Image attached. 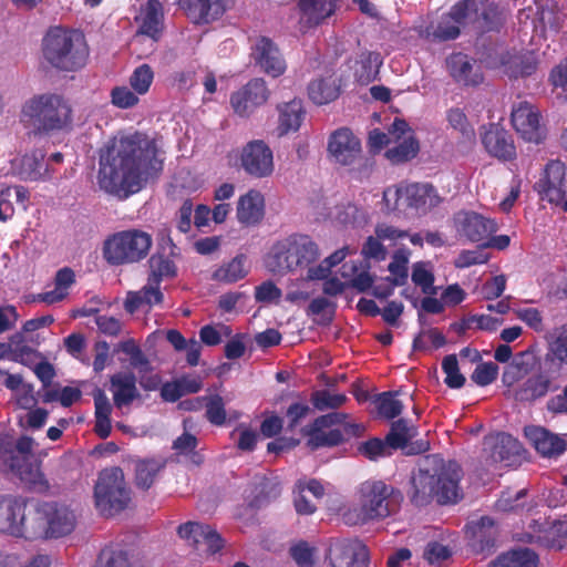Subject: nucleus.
<instances>
[{"label": "nucleus", "instance_id": "nucleus-1", "mask_svg": "<svg viewBox=\"0 0 567 567\" xmlns=\"http://www.w3.org/2000/svg\"><path fill=\"white\" fill-rule=\"evenodd\" d=\"M97 182L104 192L120 198L142 189L163 169V156L155 142L142 133L114 136L100 151Z\"/></svg>", "mask_w": 567, "mask_h": 567}, {"label": "nucleus", "instance_id": "nucleus-2", "mask_svg": "<svg viewBox=\"0 0 567 567\" xmlns=\"http://www.w3.org/2000/svg\"><path fill=\"white\" fill-rule=\"evenodd\" d=\"M462 471L456 462L433 458L431 466L420 468L412 476L410 498L416 506L432 501L439 504H454L462 498L460 481Z\"/></svg>", "mask_w": 567, "mask_h": 567}, {"label": "nucleus", "instance_id": "nucleus-3", "mask_svg": "<svg viewBox=\"0 0 567 567\" xmlns=\"http://www.w3.org/2000/svg\"><path fill=\"white\" fill-rule=\"evenodd\" d=\"M20 122L34 136L62 132L72 126V105L62 94H35L22 104Z\"/></svg>", "mask_w": 567, "mask_h": 567}, {"label": "nucleus", "instance_id": "nucleus-4", "mask_svg": "<svg viewBox=\"0 0 567 567\" xmlns=\"http://www.w3.org/2000/svg\"><path fill=\"white\" fill-rule=\"evenodd\" d=\"M357 508L344 517L349 524L380 520L394 514L403 499L401 492L382 481H365L355 493Z\"/></svg>", "mask_w": 567, "mask_h": 567}, {"label": "nucleus", "instance_id": "nucleus-5", "mask_svg": "<svg viewBox=\"0 0 567 567\" xmlns=\"http://www.w3.org/2000/svg\"><path fill=\"white\" fill-rule=\"evenodd\" d=\"M320 254L317 244L306 235H291L272 245L265 259L266 268L275 275L307 272L316 267Z\"/></svg>", "mask_w": 567, "mask_h": 567}, {"label": "nucleus", "instance_id": "nucleus-6", "mask_svg": "<svg viewBox=\"0 0 567 567\" xmlns=\"http://www.w3.org/2000/svg\"><path fill=\"white\" fill-rule=\"evenodd\" d=\"M43 55L56 69L75 71L85 65L89 49L81 32L56 28L44 38Z\"/></svg>", "mask_w": 567, "mask_h": 567}, {"label": "nucleus", "instance_id": "nucleus-7", "mask_svg": "<svg viewBox=\"0 0 567 567\" xmlns=\"http://www.w3.org/2000/svg\"><path fill=\"white\" fill-rule=\"evenodd\" d=\"M76 526L75 513L65 504L44 502L30 515V539H56L71 534Z\"/></svg>", "mask_w": 567, "mask_h": 567}, {"label": "nucleus", "instance_id": "nucleus-8", "mask_svg": "<svg viewBox=\"0 0 567 567\" xmlns=\"http://www.w3.org/2000/svg\"><path fill=\"white\" fill-rule=\"evenodd\" d=\"M152 244V236L146 231L123 230L105 240L103 255L111 265L138 262L147 256Z\"/></svg>", "mask_w": 567, "mask_h": 567}, {"label": "nucleus", "instance_id": "nucleus-9", "mask_svg": "<svg viewBox=\"0 0 567 567\" xmlns=\"http://www.w3.org/2000/svg\"><path fill=\"white\" fill-rule=\"evenodd\" d=\"M94 498L96 508L103 515H113L127 506L130 493L121 468L111 467L100 473Z\"/></svg>", "mask_w": 567, "mask_h": 567}, {"label": "nucleus", "instance_id": "nucleus-10", "mask_svg": "<svg viewBox=\"0 0 567 567\" xmlns=\"http://www.w3.org/2000/svg\"><path fill=\"white\" fill-rule=\"evenodd\" d=\"M468 12V1L457 2L449 13L431 21L422 20L416 30L420 37L431 41H449L460 35L461 27L464 24Z\"/></svg>", "mask_w": 567, "mask_h": 567}, {"label": "nucleus", "instance_id": "nucleus-11", "mask_svg": "<svg viewBox=\"0 0 567 567\" xmlns=\"http://www.w3.org/2000/svg\"><path fill=\"white\" fill-rule=\"evenodd\" d=\"M27 509L28 502L24 497L0 495V533L30 539L28 529L32 511Z\"/></svg>", "mask_w": 567, "mask_h": 567}, {"label": "nucleus", "instance_id": "nucleus-12", "mask_svg": "<svg viewBox=\"0 0 567 567\" xmlns=\"http://www.w3.org/2000/svg\"><path fill=\"white\" fill-rule=\"evenodd\" d=\"M240 167L254 179H265L275 172L274 152L262 140L248 142L239 155Z\"/></svg>", "mask_w": 567, "mask_h": 567}, {"label": "nucleus", "instance_id": "nucleus-13", "mask_svg": "<svg viewBox=\"0 0 567 567\" xmlns=\"http://www.w3.org/2000/svg\"><path fill=\"white\" fill-rule=\"evenodd\" d=\"M537 185L543 199L567 210V167L563 162L548 163Z\"/></svg>", "mask_w": 567, "mask_h": 567}, {"label": "nucleus", "instance_id": "nucleus-14", "mask_svg": "<svg viewBox=\"0 0 567 567\" xmlns=\"http://www.w3.org/2000/svg\"><path fill=\"white\" fill-rule=\"evenodd\" d=\"M270 96V91L262 79H252L246 85L230 95V105L240 117H249L264 105Z\"/></svg>", "mask_w": 567, "mask_h": 567}, {"label": "nucleus", "instance_id": "nucleus-15", "mask_svg": "<svg viewBox=\"0 0 567 567\" xmlns=\"http://www.w3.org/2000/svg\"><path fill=\"white\" fill-rule=\"evenodd\" d=\"M331 567H367L369 550L359 540H336L328 550Z\"/></svg>", "mask_w": 567, "mask_h": 567}, {"label": "nucleus", "instance_id": "nucleus-16", "mask_svg": "<svg viewBox=\"0 0 567 567\" xmlns=\"http://www.w3.org/2000/svg\"><path fill=\"white\" fill-rule=\"evenodd\" d=\"M522 446L509 434L496 433L485 436L482 458L485 466L491 467L501 462H508L513 456L519 455Z\"/></svg>", "mask_w": 567, "mask_h": 567}, {"label": "nucleus", "instance_id": "nucleus-17", "mask_svg": "<svg viewBox=\"0 0 567 567\" xmlns=\"http://www.w3.org/2000/svg\"><path fill=\"white\" fill-rule=\"evenodd\" d=\"M455 225L458 234L473 243L487 240L498 228L494 219L475 212H460Z\"/></svg>", "mask_w": 567, "mask_h": 567}, {"label": "nucleus", "instance_id": "nucleus-18", "mask_svg": "<svg viewBox=\"0 0 567 567\" xmlns=\"http://www.w3.org/2000/svg\"><path fill=\"white\" fill-rule=\"evenodd\" d=\"M346 414L333 412L315 420L311 427L307 431L309 435L308 446L312 450L322 446H334L342 441V433L337 429H329L333 424H340L344 421Z\"/></svg>", "mask_w": 567, "mask_h": 567}, {"label": "nucleus", "instance_id": "nucleus-19", "mask_svg": "<svg viewBox=\"0 0 567 567\" xmlns=\"http://www.w3.org/2000/svg\"><path fill=\"white\" fill-rule=\"evenodd\" d=\"M328 152L336 163L351 165L361 155V143L349 128H339L329 138Z\"/></svg>", "mask_w": 567, "mask_h": 567}, {"label": "nucleus", "instance_id": "nucleus-20", "mask_svg": "<svg viewBox=\"0 0 567 567\" xmlns=\"http://www.w3.org/2000/svg\"><path fill=\"white\" fill-rule=\"evenodd\" d=\"M512 123L517 133L528 142L539 143L543 130L538 111L527 102H520L512 111Z\"/></svg>", "mask_w": 567, "mask_h": 567}, {"label": "nucleus", "instance_id": "nucleus-21", "mask_svg": "<svg viewBox=\"0 0 567 567\" xmlns=\"http://www.w3.org/2000/svg\"><path fill=\"white\" fill-rule=\"evenodd\" d=\"M251 54L256 64L272 78L280 76L287 69L279 49L268 38H259L252 47Z\"/></svg>", "mask_w": 567, "mask_h": 567}, {"label": "nucleus", "instance_id": "nucleus-22", "mask_svg": "<svg viewBox=\"0 0 567 567\" xmlns=\"http://www.w3.org/2000/svg\"><path fill=\"white\" fill-rule=\"evenodd\" d=\"M494 66L509 78L527 76L536 71L537 60L529 51H506L499 54Z\"/></svg>", "mask_w": 567, "mask_h": 567}, {"label": "nucleus", "instance_id": "nucleus-23", "mask_svg": "<svg viewBox=\"0 0 567 567\" xmlns=\"http://www.w3.org/2000/svg\"><path fill=\"white\" fill-rule=\"evenodd\" d=\"M328 278V267L317 265L309 268L307 272H300V277L291 279L287 284L286 300L291 303H299L310 298L313 292L311 284L313 281Z\"/></svg>", "mask_w": 567, "mask_h": 567}, {"label": "nucleus", "instance_id": "nucleus-24", "mask_svg": "<svg viewBox=\"0 0 567 567\" xmlns=\"http://www.w3.org/2000/svg\"><path fill=\"white\" fill-rule=\"evenodd\" d=\"M164 293L161 285L147 278L146 284L138 290L127 291L124 300V309L133 315L141 309L150 311L153 307L161 306Z\"/></svg>", "mask_w": 567, "mask_h": 567}, {"label": "nucleus", "instance_id": "nucleus-25", "mask_svg": "<svg viewBox=\"0 0 567 567\" xmlns=\"http://www.w3.org/2000/svg\"><path fill=\"white\" fill-rule=\"evenodd\" d=\"M524 434L527 441L543 456H557L561 454L566 449L565 441L545 427L528 425L525 426Z\"/></svg>", "mask_w": 567, "mask_h": 567}, {"label": "nucleus", "instance_id": "nucleus-26", "mask_svg": "<svg viewBox=\"0 0 567 567\" xmlns=\"http://www.w3.org/2000/svg\"><path fill=\"white\" fill-rule=\"evenodd\" d=\"M482 143L486 152L498 159L508 161L516 155L512 136L496 125H491L484 132Z\"/></svg>", "mask_w": 567, "mask_h": 567}, {"label": "nucleus", "instance_id": "nucleus-27", "mask_svg": "<svg viewBox=\"0 0 567 567\" xmlns=\"http://www.w3.org/2000/svg\"><path fill=\"white\" fill-rule=\"evenodd\" d=\"M237 219L246 226L259 224L265 216V198L257 189H249L237 202Z\"/></svg>", "mask_w": 567, "mask_h": 567}, {"label": "nucleus", "instance_id": "nucleus-28", "mask_svg": "<svg viewBox=\"0 0 567 567\" xmlns=\"http://www.w3.org/2000/svg\"><path fill=\"white\" fill-rule=\"evenodd\" d=\"M451 76L464 85H477L483 81L480 66L466 54L454 53L446 60Z\"/></svg>", "mask_w": 567, "mask_h": 567}, {"label": "nucleus", "instance_id": "nucleus-29", "mask_svg": "<svg viewBox=\"0 0 567 567\" xmlns=\"http://www.w3.org/2000/svg\"><path fill=\"white\" fill-rule=\"evenodd\" d=\"M553 390L551 378L543 372L528 377L514 391V398L518 402L533 403L545 398Z\"/></svg>", "mask_w": 567, "mask_h": 567}, {"label": "nucleus", "instance_id": "nucleus-30", "mask_svg": "<svg viewBox=\"0 0 567 567\" xmlns=\"http://www.w3.org/2000/svg\"><path fill=\"white\" fill-rule=\"evenodd\" d=\"M110 383L114 404L118 409L140 398L136 378L132 372H117L111 377Z\"/></svg>", "mask_w": 567, "mask_h": 567}, {"label": "nucleus", "instance_id": "nucleus-31", "mask_svg": "<svg viewBox=\"0 0 567 567\" xmlns=\"http://www.w3.org/2000/svg\"><path fill=\"white\" fill-rule=\"evenodd\" d=\"M10 470L21 482L30 486H43L45 484L40 464L35 457L28 458L23 454H13L10 461Z\"/></svg>", "mask_w": 567, "mask_h": 567}, {"label": "nucleus", "instance_id": "nucleus-32", "mask_svg": "<svg viewBox=\"0 0 567 567\" xmlns=\"http://www.w3.org/2000/svg\"><path fill=\"white\" fill-rule=\"evenodd\" d=\"M230 0H188V16L197 23H208L220 18Z\"/></svg>", "mask_w": 567, "mask_h": 567}, {"label": "nucleus", "instance_id": "nucleus-33", "mask_svg": "<svg viewBox=\"0 0 567 567\" xmlns=\"http://www.w3.org/2000/svg\"><path fill=\"white\" fill-rule=\"evenodd\" d=\"M278 133L286 135L290 132H297L305 116V110L300 100H292L290 102L278 105Z\"/></svg>", "mask_w": 567, "mask_h": 567}, {"label": "nucleus", "instance_id": "nucleus-34", "mask_svg": "<svg viewBox=\"0 0 567 567\" xmlns=\"http://www.w3.org/2000/svg\"><path fill=\"white\" fill-rule=\"evenodd\" d=\"M406 194L411 209L416 213H425L440 202L435 189L429 184H408Z\"/></svg>", "mask_w": 567, "mask_h": 567}, {"label": "nucleus", "instance_id": "nucleus-35", "mask_svg": "<svg viewBox=\"0 0 567 567\" xmlns=\"http://www.w3.org/2000/svg\"><path fill=\"white\" fill-rule=\"evenodd\" d=\"M546 358L560 367H567V323L555 327L546 336Z\"/></svg>", "mask_w": 567, "mask_h": 567}, {"label": "nucleus", "instance_id": "nucleus-36", "mask_svg": "<svg viewBox=\"0 0 567 567\" xmlns=\"http://www.w3.org/2000/svg\"><path fill=\"white\" fill-rule=\"evenodd\" d=\"M340 93V85L334 75L313 80L308 86L309 99L317 105L334 101Z\"/></svg>", "mask_w": 567, "mask_h": 567}, {"label": "nucleus", "instance_id": "nucleus-37", "mask_svg": "<svg viewBox=\"0 0 567 567\" xmlns=\"http://www.w3.org/2000/svg\"><path fill=\"white\" fill-rule=\"evenodd\" d=\"M301 20L309 25L319 24L336 10V0H299Z\"/></svg>", "mask_w": 567, "mask_h": 567}, {"label": "nucleus", "instance_id": "nucleus-38", "mask_svg": "<svg viewBox=\"0 0 567 567\" xmlns=\"http://www.w3.org/2000/svg\"><path fill=\"white\" fill-rule=\"evenodd\" d=\"M94 567H140V564L132 550L105 547L100 551Z\"/></svg>", "mask_w": 567, "mask_h": 567}, {"label": "nucleus", "instance_id": "nucleus-39", "mask_svg": "<svg viewBox=\"0 0 567 567\" xmlns=\"http://www.w3.org/2000/svg\"><path fill=\"white\" fill-rule=\"evenodd\" d=\"M162 4L158 0H148L140 14V32L156 39L162 30Z\"/></svg>", "mask_w": 567, "mask_h": 567}, {"label": "nucleus", "instance_id": "nucleus-40", "mask_svg": "<svg viewBox=\"0 0 567 567\" xmlns=\"http://www.w3.org/2000/svg\"><path fill=\"white\" fill-rule=\"evenodd\" d=\"M392 144L393 146L386 151L385 156L395 164L413 158L419 152V144L408 124L406 131L400 136V141Z\"/></svg>", "mask_w": 567, "mask_h": 567}, {"label": "nucleus", "instance_id": "nucleus-41", "mask_svg": "<svg viewBox=\"0 0 567 567\" xmlns=\"http://www.w3.org/2000/svg\"><path fill=\"white\" fill-rule=\"evenodd\" d=\"M538 556L529 548H518L498 556L489 567H538Z\"/></svg>", "mask_w": 567, "mask_h": 567}, {"label": "nucleus", "instance_id": "nucleus-42", "mask_svg": "<svg viewBox=\"0 0 567 567\" xmlns=\"http://www.w3.org/2000/svg\"><path fill=\"white\" fill-rule=\"evenodd\" d=\"M43 159L42 153L24 155L20 162V177L24 181H40L49 176V163H44Z\"/></svg>", "mask_w": 567, "mask_h": 567}, {"label": "nucleus", "instance_id": "nucleus-43", "mask_svg": "<svg viewBox=\"0 0 567 567\" xmlns=\"http://www.w3.org/2000/svg\"><path fill=\"white\" fill-rule=\"evenodd\" d=\"M247 274L246 257L239 255L233 258L229 262L219 266L213 272L212 278L219 282L233 284L246 277Z\"/></svg>", "mask_w": 567, "mask_h": 567}, {"label": "nucleus", "instance_id": "nucleus-44", "mask_svg": "<svg viewBox=\"0 0 567 567\" xmlns=\"http://www.w3.org/2000/svg\"><path fill=\"white\" fill-rule=\"evenodd\" d=\"M147 278L161 285L163 280L172 279L177 275V267L173 259L162 254L153 255L148 260Z\"/></svg>", "mask_w": 567, "mask_h": 567}, {"label": "nucleus", "instance_id": "nucleus-45", "mask_svg": "<svg viewBox=\"0 0 567 567\" xmlns=\"http://www.w3.org/2000/svg\"><path fill=\"white\" fill-rule=\"evenodd\" d=\"M163 467L164 461L159 458L137 460L135 463L136 485L143 489L150 488Z\"/></svg>", "mask_w": 567, "mask_h": 567}, {"label": "nucleus", "instance_id": "nucleus-46", "mask_svg": "<svg viewBox=\"0 0 567 567\" xmlns=\"http://www.w3.org/2000/svg\"><path fill=\"white\" fill-rule=\"evenodd\" d=\"M414 436H416V429L413 425H409L405 420L400 419L392 424L386 441L392 449L405 450Z\"/></svg>", "mask_w": 567, "mask_h": 567}, {"label": "nucleus", "instance_id": "nucleus-47", "mask_svg": "<svg viewBox=\"0 0 567 567\" xmlns=\"http://www.w3.org/2000/svg\"><path fill=\"white\" fill-rule=\"evenodd\" d=\"M406 131V122L403 120H395L388 133L374 130L370 133L369 144L374 150H381L383 146H389L392 143L400 141L402 133Z\"/></svg>", "mask_w": 567, "mask_h": 567}, {"label": "nucleus", "instance_id": "nucleus-48", "mask_svg": "<svg viewBox=\"0 0 567 567\" xmlns=\"http://www.w3.org/2000/svg\"><path fill=\"white\" fill-rule=\"evenodd\" d=\"M409 259L410 250L406 248H401L394 252L388 267L391 276L386 278L393 285L402 286L406 282Z\"/></svg>", "mask_w": 567, "mask_h": 567}, {"label": "nucleus", "instance_id": "nucleus-49", "mask_svg": "<svg viewBox=\"0 0 567 567\" xmlns=\"http://www.w3.org/2000/svg\"><path fill=\"white\" fill-rule=\"evenodd\" d=\"M412 281L420 287L425 295H436L437 289L434 286V275L430 262L419 261L413 265Z\"/></svg>", "mask_w": 567, "mask_h": 567}, {"label": "nucleus", "instance_id": "nucleus-50", "mask_svg": "<svg viewBox=\"0 0 567 567\" xmlns=\"http://www.w3.org/2000/svg\"><path fill=\"white\" fill-rule=\"evenodd\" d=\"M380 54L375 52H364L358 62L359 66L355 69V76L362 83L373 81L379 72L381 65Z\"/></svg>", "mask_w": 567, "mask_h": 567}, {"label": "nucleus", "instance_id": "nucleus-51", "mask_svg": "<svg viewBox=\"0 0 567 567\" xmlns=\"http://www.w3.org/2000/svg\"><path fill=\"white\" fill-rule=\"evenodd\" d=\"M537 540L548 547L561 548V539L567 538V519L546 523Z\"/></svg>", "mask_w": 567, "mask_h": 567}, {"label": "nucleus", "instance_id": "nucleus-52", "mask_svg": "<svg viewBox=\"0 0 567 567\" xmlns=\"http://www.w3.org/2000/svg\"><path fill=\"white\" fill-rule=\"evenodd\" d=\"M212 527L196 522H187L178 527L181 538L194 545H200L207 542L212 533Z\"/></svg>", "mask_w": 567, "mask_h": 567}, {"label": "nucleus", "instance_id": "nucleus-53", "mask_svg": "<svg viewBox=\"0 0 567 567\" xmlns=\"http://www.w3.org/2000/svg\"><path fill=\"white\" fill-rule=\"evenodd\" d=\"M153 80L154 72L152 68L148 64H142L130 76V85L138 95H144L148 92Z\"/></svg>", "mask_w": 567, "mask_h": 567}, {"label": "nucleus", "instance_id": "nucleus-54", "mask_svg": "<svg viewBox=\"0 0 567 567\" xmlns=\"http://www.w3.org/2000/svg\"><path fill=\"white\" fill-rule=\"evenodd\" d=\"M473 536L481 544L482 548L493 545L496 537L495 523L491 517L484 516L473 524Z\"/></svg>", "mask_w": 567, "mask_h": 567}, {"label": "nucleus", "instance_id": "nucleus-55", "mask_svg": "<svg viewBox=\"0 0 567 567\" xmlns=\"http://www.w3.org/2000/svg\"><path fill=\"white\" fill-rule=\"evenodd\" d=\"M446 120L451 128L457 131L464 138L472 140L475 136L474 128L467 120L465 113L457 107L450 109L446 112Z\"/></svg>", "mask_w": 567, "mask_h": 567}, {"label": "nucleus", "instance_id": "nucleus-56", "mask_svg": "<svg viewBox=\"0 0 567 567\" xmlns=\"http://www.w3.org/2000/svg\"><path fill=\"white\" fill-rule=\"evenodd\" d=\"M118 348L130 357V364L134 369H137L140 373L147 372L151 369L148 359L144 355L134 340L123 341L118 344Z\"/></svg>", "mask_w": 567, "mask_h": 567}, {"label": "nucleus", "instance_id": "nucleus-57", "mask_svg": "<svg viewBox=\"0 0 567 567\" xmlns=\"http://www.w3.org/2000/svg\"><path fill=\"white\" fill-rule=\"evenodd\" d=\"M312 404L320 411L337 409L341 406L347 396L342 393H333L328 390L316 391L311 398Z\"/></svg>", "mask_w": 567, "mask_h": 567}, {"label": "nucleus", "instance_id": "nucleus-58", "mask_svg": "<svg viewBox=\"0 0 567 567\" xmlns=\"http://www.w3.org/2000/svg\"><path fill=\"white\" fill-rule=\"evenodd\" d=\"M138 94L127 86H115L111 91V102L118 109H131L138 103Z\"/></svg>", "mask_w": 567, "mask_h": 567}, {"label": "nucleus", "instance_id": "nucleus-59", "mask_svg": "<svg viewBox=\"0 0 567 567\" xmlns=\"http://www.w3.org/2000/svg\"><path fill=\"white\" fill-rule=\"evenodd\" d=\"M442 369L445 373V383L450 388L458 389L463 386L465 378L460 373L458 362L455 355H447L442 362Z\"/></svg>", "mask_w": 567, "mask_h": 567}, {"label": "nucleus", "instance_id": "nucleus-60", "mask_svg": "<svg viewBox=\"0 0 567 567\" xmlns=\"http://www.w3.org/2000/svg\"><path fill=\"white\" fill-rule=\"evenodd\" d=\"M498 374V367L494 362H481L473 371L471 379L480 386L493 383Z\"/></svg>", "mask_w": 567, "mask_h": 567}, {"label": "nucleus", "instance_id": "nucleus-61", "mask_svg": "<svg viewBox=\"0 0 567 567\" xmlns=\"http://www.w3.org/2000/svg\"><path fill=\"white\" fill-rule=\"evenodd\" d=\"M451 549L440 542H430L423 550V558L430 565H441L450 558Z\"/></svg>", "mask_w": 567, "mask_h": 567}, {"label": "nucleus", "instance_id": "nucleus-62", "mask_svg": "<svg viewBox=\"0 0 567 567\" xmlns=\"http://www.w3.org/2000/svg\"><path fill=\"white\" fill-rule=\"evenodd\" d=\"M378 410L386 419H393L402 412V403L392 393L384 392L377 400Z\"/></svg>", "mask_w": 567, "mask_h": 567}, {"label": "nucleus", "instance_id": "nucleus-63", "mask_svg": "<svg viewBox=\"0 0 567 567\" xmlns=\"http://www.w3.org/2000/svg\"><path fill=\"white\" fill-rule=\"evenodd\" d=\"M391 446L385 442L379 439H372L362 443L359 447V451L362 455L370 460H377L382 456H386L391 454Z\"/></svg>", "mask_w": 567, "mask_h": 567}, {"label": "nucleus", "instance_id": "nucleus-64", "mask_svg": "<svg viewBox=\"0 0 567 567\" xmlns=\"http://www.w3.org/2000/svg\"><path fill=\"white\" fill-rule=\"evenodd\" d=\"M282 296V291L272 281H265L256 287L255 298L259 302L278 303Z\"/></svg>", "mask_w": 567, "mask_h": 567}]
</instances>
